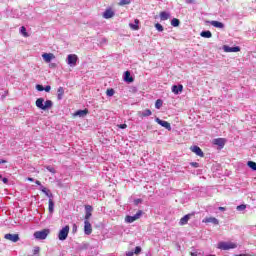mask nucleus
<instances>
[{
	"label": "nucleus",
	"instance_id": "nucleus-1",
	"mask_svg": "<svg viewBox=\"0 0 256 256\" xmlns=\"http://www.w3.org/2000/svg\"><path fill=\"white\" fill-rule=\"evenodd\" d=\"M35 105L38 109H41L42 111H47V109H51V107H53V101H45V99L43 98H38L35 102Z\"/></svg>",
	"mask_w": 256,
	"mask_h": 256
},
{
	"label": "nucleus",
	"instance_id": "nucleus-2",
	"mask_svg": "<svg viewBox=\"0 0 256 256\" xmlns=\"http://www.w3.org/2000/svg\"><path fill=\"white\" fill-rule=\"evenodd\" d=\"M218 249H222V251H229V249H237V244L233 242H219Z\"/></svg>",
	"mask_w": 256,
	"mask_h": 256
},
{
	"label": "nucleus",
	"instance_id": "nucleus-3",
	"mask_svg": "<svg viewBox=\"0 0 256 256\" xmlns=\"http://www.w3.org/2000/svg\"><path fill=\"white\" fill-rule=\"evenodd\" d=\"M69 225H66L65 227H63L59 233H58V239L60 241H65V239H67V237H69Z\"/></svg>",
	"mask_w": 256,
	"mask_h": 256
},
{
	"label": "nucleus",
	"instance_id": "nucleus-4",
	"mask_svg": "<svg viewBox=\"0 0 256 256\" xmlns=\"http://www.w3.org/2000/svg\"><path fill=\"white\" fill-rule=\"evenodd\" d=\"M49 233H51L49 229H43L41 231H36L34 233V237L35 239H40V240L47 239V236L49 235Z\"/></svg>",
	"mask_w": 256,
	"mask_h": 256
},
{
	"label": "nucleus",
	"instance_id": "nucleus-5",
	"mask_svg": "<svg viewBox=\"0 0 256 256\" xmlns=\"http://www.w3.org/2000/svg\"><path fill=\"white\" fill-rule=\"evenodd\" d=\"M78 60H79V57H77V54H69L67 57V64L70 67H76Z\"/></svg>",
	"mask_w": 256,
	"mask_h": 256
},
{
	"label": "nucleus",
	"instance_id": "nucleus-6",
	"mask_svg": "<svg viewBox=\"0 0 256 256\" xmlns=\"http://www.w3.org/2000/svg\"><path fill=\"white\" fill-rule=\"evenodd\" d=\"M141 215H143V211L138 210L134 216H126L125 221H126V223H134V221L141 219Z\"/></svg>",
	"mask_w": 256,
	"mask_h": 256
},
{
	"label": "nucleus",
	"instance_id": "nucleus-7",
	"mask_svg": "<svg viewBox=\"0 0 256 256\" xmlns=\"http://www.w3.org/2000/svg\"><path fill=\"white\" fill-rule=\"evenodd\" d=\"M4 239L11 241L12 243H17V241H19V234L8 233L4 235Z\"/></svg>",
	"mask_w": 256,
	"mask_h": 256
},
{
	"label": "nucleus",
	"instance_id": "nucleus-8",
	"mask_svg": "<svg viewBox=\"0 0 256 256\" xmlns=\"http://www.w3.org/2000/svg\"><path fill=\"white\" fill-rule=\"evenodd\" d=\"M155 121H156V123H158V125H161V127H164V129L171 131V123H169L165 120H161L159 118H156Z\"/></svg>",
	"mask_w": 256,
	"mask_h": 256
},
{
	"label": "nucleus",
	"instance_id": "nucleus-9",
	"mask_svg": "<svg viewBox=\"0 0 256 256\" xmlns=\"http://www.w3.org/2000/svg\"><path fill=\"white\" fill-rule=\"evenodd\" d=\"M84 233L85 235H91V233H93V226L91 225V222L84 221Z\"/></svg>",
	"mask_w": 256,
	"mask_h": 256
},
{
	"label": "nucleus",
	"instance_id": "nucleus-10",
	"mask_svg": "<svg viewBox=\"0 0 256 256\" xmlns=\"http://www.w3.org/2000/svg\"><path fill=\"white\" fill-rule=\"evenodd\" d=\"M85 209H86V214L84 217V219H85L84 221H89V219H91V216L93 215V206L86 205Z\"/></svg>",
	"mask_w": 256,
	"mask_h": 256
},
{
	"label": "nucleus",
	"instance_id": "nucleus-11",
	"mask_svg": "<svg viewBox=\"0 0 256 256\" xmlns=\"http://www.w3.org/2000/svg\"><path fill=\"white\" fill-rule=\"evenodd\" d=\"M190 150L192 153H195L198 157H205V153H203V150L199 148V146H191Z\"/></svg>",
	"mask_w": 256,
	"mask_h": 256
},
{
	"label": "nucleus",
	"instance_id": "nucleus-12",
	"mask_svg": "<svg viewBox=\"0 0 256 256\" xmlns=\"http://www.w3.org/2000/svg\"><path fill=\"white\" fill-rule=\"evenodd\" d=\"M213 145H217L218 147H225V143H227V140L225 138H216L212 141Z\"/></svg>",
	"mask_w": 256,
	"mask_h": 256
},
{
	"label": "nucleus",
	"instance_id": "nucleus-13",
	"mask_svg": "<svg viewBox=\"0 0 256 256\" xmlns=\"http://www.w3.org/2000/svg\"><path fill=\"white\" fill-rule=\"evenodd\" d=\"M42 58L44 59L45 63H51V61H53V59H55V54L44 53V54H42Z\"/></svg>",
	"mask_w": 256,
	"mask_h": 256
},
{
	"label": "nucleus",
	"instance_id": "nucleus-14",
	"mask_svg": "<svg viewBox=\"0 0 256 256\" xmlns=\"http://www.w3.org/2000/svg\"><path fill=\"white\" fill-rule=\"evenodd\" d=\"M224 51L226 53H239V51H241V48L239 46H236V47L224 46Z\"/></svg>",
	"mask_w": 256,
	"mask_h": 256
},
{
	"label": "nucleus",
	"instance_id": "nucleus-15",
	"mask_svg": "<svg viewBox=\"0 0 256 256\" xmlns=\"http://www.w3.org/2000/svg\"><path fill=\"white\" fill-rule=\"evenodd\" d=\"M89 115V109L85 108L84 110H77L74 113V117H85Z\"/></svg>",
	"mask_w": 256,
	"mask_h": 256
},
{
	"label": "nucleus",
	"instance_id": "nucleus-16",
	"mask_svg": "<svg viewBox=\"0 0 256 256\" xmlns=\"http://www.w3.org/2000/svg\"><path fill=\"white\" fill-rule=\"evenodd\" d=\"M202 223H213V225H219V220L215 217H206L202 220Z\"/></svg>",
	"mask_w": 256,
	"mask_h": 256
},
{
	"label": "nucleus",
	"instance_id": "nucleus-17",
	"mask_svg": "<svg viewBox=\"0 0 256 256\" xmlns=\"http://www.w3.org/2000/svg\"><path fill=\"white\" fill-rule=\"evenodd\" d=\"M193 217V214H186L180 219L179 225H187L189 223V219Z\"/></svg>",
	"mask_w": 256,
	"mask_h": 256
},
{
	"label": "nucleus",
	"instance_id": "nucleus-18",
	"mask_svg": "<svg viewBox=\"0 0 256 256\" xmlns=\"http://www.w3.org/2000/svg\"><path fill=\"white\" fill-rule=\"evenodd\" d=\"M103 17H104V19H111V18L115 17V12H113L112 9H107L103 13Z\"/></svg>",
	"mask_w": 256,
	"mask_h": 256
},
{
	"label": "nucleus",
	"instance_id": "nucleus-19",
	"mask_svg": "<svg viewBox=\"0 0 256 256\" xmlns=\"http://www.w3.org/2000/svg\"><path fill=\"white\" fill-rule=\"evenodd\" d=\"M172 93L175 95H179L180 93H183V85H174L172 86Z\"/></svg>",
	"mask_w": 256,
	"mask_h": 256
},
{
	"label": "nucleus",
	"instance_id": "nucleus-20",
	"mask_svg": "<svg viewBox=\"0 0 256 256\" xmlns=\"http://www.w3.org/2000/svg\"><path fill=\"white\" fill-rule=\"evenodd\" d=\"M210 25H212V27H216V29H223L225 27V24H223V22L215 20L210 21Z\"/></svg>",
	"mask_w": 256,
	"mask_h": 256
},
{
	"label": "nucleus",
	"instance_id": "nucleus-21",
	"mask_svg": "<svg viewBox=\"0 0 256 256\" xmlns=\"http://www.w3.org/2000/svg\"><path fill=\"white\" fill-rule=\"evenodd\" d=\"M41 191L46 195V197H49V199H53V193H51V190L47 189L44 186H41Z\"/></svg>",
	"mask_w": 256,
	"mask_h": 256
},
{
	"label": "nucleus",
	"instance_id": "nucleus-22",
	"mask_svg": "<svg viewBox=\"0 0 256 256\" xmlns=\"http://www.w3.org/2000/svg\"><path fill=\"white\" fill-rule=\"evenodd\" d=\"M124 81H126L127 83H133L134 79L131 76V72L126 71L124 74Z\"/></svg>",
	"mask_w": 256,
	"mask_h": 256
},
{
	"label": "nucleus",
	"instance_id": "nucleus-23",
	"mask_svg": "<svg viewBox=\"0 0 256 256\" xmlns=\"http://www.w3.org/2000/svg\"><path fill=\"white\" fill-rule=\"evenodd\" d=\"M170 17H171V14H169V12H166V11L160 12L161 21H167V19H170Z\"/></svg>",
	"mask_w": 256,
	"mask_h": 256
},
{
	"label": "nucleus",
	"instance_id": "nucleus-24",
	"mask_svg": "<svg viewBox=\"0 0 256 256\" xmlns=\"http://www.w3.org/2000/svg\"><path fill=\"white\" fill-rule=\"evenodd\" d=\"M63 95H65V89H63V87H59L57 90L58 101H61V99H63Z\"/></svg>",
	"mask_w": 256,
	"mask_h": 256
},
{
	"label": "nucleus",
	"instance_id": "nucleus-25",
	"mask_svg": "<svg viewBox=\"0 0 256 256\" xmlns=\"http://www.w3.org/2000/svg\"><path fill=\"white\" fill-rule=\"evenodd\" d=\"M201 37H204V39H211L213 37V34L211 33V31H202L200 33Z\"/></svg>",
	"mask_w": 256,
	"mask_h": 256
},
{
	"label": "nucleus",
	"instance_id": "nucleus-26",
	"mask_svg": "<svg viewBox=\"0 0 256 256\" xmlns=\"http://www.w3.org/2000/svg\"><path fill=\"white\" fill-rule=\"evenodd\" d=\"M48 210L49 213H53V211H55V202H53V199H49L48 201Z\"/></svg>",
	"mask_w": 256,
	"mask_h": 256
},
{
	"label": "nucleus",
	"instance_id": "nucleus-27",
	"mask_svg": "<svg viewBox=\"0 0 256 256\" xmlns=\"http://www.w3.org/2000/svg\"><path fill=\"white\" fill-rule=\"evenodd\" d=\"M180 24H181V21H179V19H177V18H173L171 20L172 27H179Z\"/></svg>",
	"mask_w": 256,
	"mask_h": 256
},
{
	"label": "nucleus",
	"instance_id": "nucleus-28",
	"mask_svg": "<svg viewBox=\"0 0 256 256\" xmlns=\"http://www.w3.org/2000/svg\"><path fill=\"white\" fill-rule=\"evenodd\" d=\"M20 33L23 35V37H29V33H27V28H25V26L20 28Z\"/></svg>",
	"mask_w": 256,
	"mask_h": 256
},
{
	"label": "nucleus",
	"instance_id": "nucleus-29",
	"mask_svg": "<svg viewBox=\"0 0 256 256\" xmlns=\"http://www.w3.org/2000/svg\"><path fill=\"white\" fill-rule=\"evenodd\" d=\"M152 114H153V112H151L150 109H146V110L141 114V117H151Z\"/></svg>",
	"mask_w": 256,
	"mask_h": 256
},
{
	"label": "nucleus",
	"instance_id": "nucleus-30",
	"mask_svg": "<svg viewBox=\"0 0 256 256\" xmlns=\"http://www.w3.org/2000/svg\"><path fill=\"white\" fill-rule=\"evenodd\" d=\"M247 165L252 171H256V163L254 161H248Z\"/></svg>",
	"mask_w": 256,
	"mask_h": 256
},
{
	"label": "nucleus",
	"instance_id": "nucleus-31",
	"mask_svg": "<svg viewBox=\"0 0 256 256\" xmlns=\"http://www.w3.org/2000/svg\"><path fill=\"white\" fill-rule=\"evenodd\" d=\"M107 97H113L115 95V90L113 88H109L106 90Z\"/></svg>",
	"mask_w": 256,
	"mask_h": 256
},
{
	"label": "nucleus",
	"instance_id": "nucleus-32",
	"mask_svg": "<svg viewBox=\"0 0 256 256\" xmlns=\"http://www.w3.org/2000/svg\"><path fill=\"white\" fill-rule=\"evenodd\" d=\"M155 107L156 109H161V107H163V100L161 99L156 100Z\"/></svg>",
	"mask_w": 256,
	"mask_h": 256
},
{
	"label": "nucleus",
	"instance_id": "nucleus-33",
	"mask_svg": "<svg viewBox=\"0 0 256 256\" xmlns=\"http://www.w3.org/2000/svg\"><path fill=\"white\" fill-rule=\"evenodd\" d=\"M118 5L123 6V5H131V0H120Z\"/></svg>",
	"mask_w": 256,
	"mask_h": 256
},
{
	"label": "nucleus",
	"instance_id": "nucleus-34",
	"mask_svg": "<svg viewBox=\"0 0 256 256\" xmlns=\"http://www.w3.org/2000/svg\"><path fill=\"white\" fill-rule=\"evenodd\" d=\"M237 211H245V209H247V205L245 204H241L239 206H237Z\"/></svg>",
	"mask_w": 256,
	"mask_h": 256
},
{
	"label": "nucleus",
	"instance_id": "nucleus-35",
	"mask_svg": "<svg viewBox=\"0 0 256 256\" xmlns=\"http://www.w3.org/2000/svg\"><path fill=\"white\" fill-rule=\"evenodd\" d=\"M129 27L132 28L133 31H139V25L137 24H129Z\"/></svg>",
	"mask_w": 256,
	"mask_h": 256
},
{
	"label": "nucleus",
	"instance_id": "nucleus-36",
	"mask_svg": "<svg viewBox=\"0 0 256 256\" xmlns=\"http://www.w3.org/2000/svg\"><path fill=\"white\" fill-rule=\"evenodd\" d=\"M46 169H47V171H49L50 173H53V174L57 173V171L55 170V168H53L52 166H46Z\"/></svg>",
	"mask_w": 256,
	"mask_h": 256
},
{
	"label": "nucleus",
	"instance_id": "nucleus-37",
	"mask_svg": "<svg viewBox=\"0 0 256 256\" xmlns=\"http://www.w3.org/2000/svg\"><path fill=\"white\" fill-rule=\"evenodd\" d=\"M155 28L157 29V31H163V25H161L160 23H156Z\"/></svg>",
	"mask_w": 256,
	"mask_h": 256
},
{
	"label": "nucleus",
	"instance_id": "nucleus-38",
	"mask_svg": "<svg viewBox=\"0 0 256 256\" xmlns=\"http://www.w3.org/2000/svg\"><path fill=\"white\" fill-rule=\"evenodd\" d=\"M40 251H41V248L35 247L33 250V255H35V256L39 255Z\"/></svg>",
	"mask_w": 256,
	"mask_h": 256
},
{
	"label": "nucleus",
	"instance_id": "nucleus-39",
	"mask_svg": "<svg viewBox=\"0 0 256 256\" xmlns=\"http://www.w3.org/2000/svg\"><path fill=\"white\" fill-rule=\"evenodd\" d=\"M36 89H37V91H44L45 87H43V85H41V84H37Z\"/></svg>",
	"mask_w": 256,
	"mask_h": 256
},
{
	"label": "nucleus",
	"instance_id": "nucleus-40",
	"mask_svg": "<svg viewBox=\"0 0 256 256\" xmlns=\"http://www.w3.org/2000/svg\"><path fill=\"white\" fill-rule=\"evenodd\" d=\"M139 253H141V247L137 246V247L135 248L134 254H135V255H139Z\"/></svg>",
	"mask_w": 256,
	"mask_h": 256
},
{
	"label": "nucleus",
	"instance_id": "nucleus-41",
	"mask_svg": "<svg viewBox=\"0 0 256 256\" xmlns=\"http://www.w3.org/2000/svg\"><path fill=\"white\" fill-rule=\"evenodd\" d=\"M190 165L191 167H195L196 169L199 168V163L197 162H191Z\"/></svg>",
	"mask_w": 256,
	"mask_h": 256
},
{
	"label": "nucleus",
	"instance_id": "nucleus-42",
	"mask_svg": "<svg viewBox=\"0 0 256 256\" xmlns=\"http://www.w3.org/2000/svg\"><path fill=\"white\" fill-rule=\"evenodd\" d=\"M119 129H127V124L118 125Z\"/></svg>",
	"mask_w": 256,
	"mask_h": 256
},
{
	"label": "nucleus",
	"instance_id": "nucleus-43",
	"mask_svg": "<svg viewBox=\"0 0 256 256\" xmlns=\"http://www.w3.org/2000/svg\"><path fill=\"white\" fill-rule=\"evenodd\" d=\"M44 91H46V93H49V91H51V86H46L45 88H44Z\"/></svg>",
	"mask_w": 256,
	"mask_h": 256
},
{
	"label": "nucleus",
	"instance_id": "nucleus-44",
	"mask_svg": "<svg viewBox=\"0 0 256 256\" xmlns=\"http://www.w3.org/2000/svg\"><path fill=\"white\" fill-rule=\"evenodd\" d=\"M72 231H73V233H77V224L73 225Z\"/></svg>",
	"mask_w": 256,
	"mask_h": 256
},
{
	"label": "nucleus",
	"instance_id": "nucleus-45",
	"mask_svg": "<svg viewBox=\"0 0 256 256\" xmlns=\"http://www.w3.org/2000/svg\"><path fill=\"white\" fill-rule=\"evenodd\" d=\"M49 67H50V69H55V67H57V64H55V63L49 64Z\"/></svg>",
	"mask_w": 256,
	"mask_h": 256
},
{
	"label": "nucleus",
	"instance_id": "nucleus-46",
	"mask_svg": "<svg viewBox=\"0 0 256 256\" xmlns=\"http://www.w3.org/2000/svg\"><path fill=\"white\" fill-rule=\"evenodd\" d=\"M186 3H187L188 5H191V3H195V0H186Z\"/></svg>",
	"mask_w": 256,
	"mask_h": 256
},
{
	"label": "nucleus",
	"instance_id": "nucleus-47",
	"mask_svg": "<svg viewBox=\"0 0 256 256\" xmlns=\"http://www.w3.org/2000/svg\"><path fill=\"white\" fill-rule=\"evenodd\" d=\"M235 256H255V255H251V254H237Z\"/></svg>",
	"mask_w": 256,
	"mask_h": 256
},
{
	"label": "nucleus",
	"instance_id": "nucleus-48",
	"mask_svg": "<svg viewBox=\"0 0 256 256\" xmlns=\"http://www.w3.org/2000/svg\"><path fill=\"white\" fill-rule=\"evenodd\" d=\"M2 181H3V183H5V184L9 183V180H8L7 178H3Z\"/></svg>",
	"mask_w": 256,
	"mask_h": 256
},
{
	"label": "nucleus",
	"instance_id": "nucleus-49",
	"mask_svg": "<svg viewBox=\"0 0 256 256\" xmlns=\"http://www.w3.org/2000/svg\"><path fill=\"white\" fill-rule=\"evenodd\" d=\"M7 163V160L0 159V164Z\"/></svg>",
	"mask_w": 256,
	"mask_h": 256
},
{
	"label": "nucleus",
	"instance_id": "nucleus-50",
	"mask_svg": "<svg viewBox=\"0 0 256 256\" xmlns=\"http://www.w3.org/2000/svg\"><path fill=\"white\" fill-rule=\"evenodd\" d=\"M135 25H139V19L134 20Z\"/></svg>",
	"mask_w": 256,
	"mask_h": 256
},
{
	"label": "nucleus",
	"instance_id": "nucleus-51",
	"mask_svg": "<svg viewBox=\"0 0 256 256\" xmlns=\"http://www.w3.org/2000/svg\"><path fill=\"white\" fill-rule=\"evenodd\" d=\"M126 256H133V252H127Z\"/></svg>",
	"mask_w": 256,
	"mask_h": 256
},
{
	"label": "nucleus",
	"instance_id": "nucleus-52",
	"mask_svg": "<svg viewBox=\"0 0 256 256\" xmlns=\"http://www.w3.org/2000/svg\"><path fill=\"white\" fill-rule=\"evenodd\" d=\"M191 256H199V255H197V253L196 252H191V254H190Z\"/></svg>",
	"mask_w": 256,
	"mask_h": 256
},
{
	"label": "nucleus",
	"instance_id": "nucleus-53",
	"mask_svg": "<svg viewBox=\"0 0 256 256\" xmlns=\"http://www.w3.org/2000/svg\"><path fill=\"white\" fill-rule=\"evenodd\" d=\"M27 181H31V182H33V181H34V179H33V178H31V177H28V178H27Z\"/></svg>",
	"mask_w": 256,
	"mask_h": 256
},
{
	"label": "nucleus",
	"instance_id": "nucleus-54",
	"mask_svg": "<svg viewBox=\"0 0 256 256\" xmlns=\"http://www.w3.org/2000/svg\"><path fill=\"white\" fill-rule=\"evenodd\" d=\"M36 185H41V181H39V180H36Z\"/></svg>",
	"mask_w": 256,
	"mask_h": 256
},
{
	"label": "nucleus",
	"instance_id": "nucleus-55",
	"mask_svg": "<svg viewBox=\"0 0 256 256\" xmlns=\"http://www.w3.org/2000/svg\"><path fill=\"white\" fill-rule=\"evenodd\" d=\"M219 211H225V207H219Z\"/></svg>",
	"mask_w": 256,
	"mask_h": 256
},
{
	"label": "nucleus",
	"instance_id": "nucleus-56",
	"mask_svg": "<svg viewBox=\"0 0 256 256\" xmlns=\"http://www.w3.org/2000/svg\"><path fill=\"white\" fill-rule=\"evenodd\" d=\"M136 203H141V200L138 199V200L136 201Z\"/></svg>",
	"mask_w": 256,
	"mask_h": 256
},
{
	"label": "nucleus",
	"instance_id": "nucleus-57",
	"mask_svg": "<svg viewBox=\"0 0 256 256\" xmlns=\"http://www.w3.org/2000/svg\"><path fill=\"white\" fill-rule=\"evenodd\" d=\"M0 179H3V176H2V175H0Z\"/></svg>",
	"mask_w": 256,
	"mask_h": 256
}]
</instances>
